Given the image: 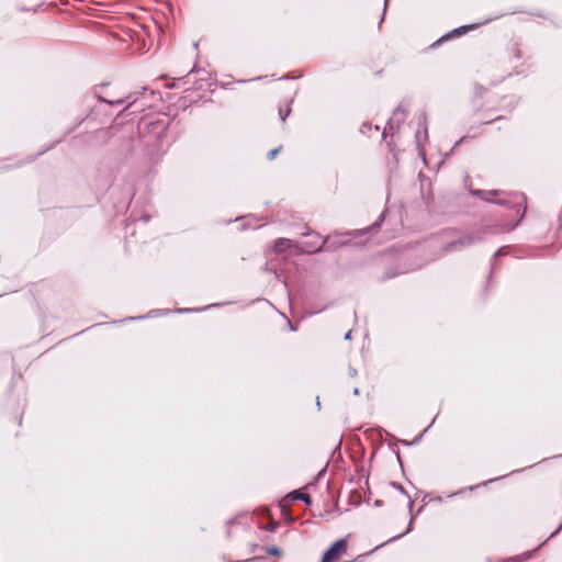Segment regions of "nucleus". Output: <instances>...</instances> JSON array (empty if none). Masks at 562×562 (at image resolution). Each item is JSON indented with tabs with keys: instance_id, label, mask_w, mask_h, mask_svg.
<instances>
[{
	"instance_id": "obj_8",
	"label": "nucleus",
	"mask_w": 562,
	"mask_h": 562,
	"mask_svg": "<svg viewBox=\"0 0 562 562\" xmlns=\"http://www.w3.org/2000/svg\"><path fill=\"white\" fill-rule=\"evenodd\" d=\"M322 244H323V243L317 241V243H316V245H315V247H314V250L319 249V248L322 247Z\"/></svg>"
},
{
	"instance_id": "obj_6",
	"label": "nucleus",
	"mask_w": 562,
	"mask_h": 562,
	"mask_svg": "<svg viewBox=\"0 0 562 562\" xmlns=\"http://www.w3.org/2000/svg\"><path fill=\"white\" fill-rule=\"evenodd\" d=\"M278 151H279V148L272 149V150L268 154V158H269V159H273V158L277 156Z\"/></svg>"
},
{
	"instance_id": "obj_3",
	"label": "nucleus",
	"mask_w": 562,
	"mask_h": 562,
	"mask_svg": "<svg viewBox=\"0 0 562 562\" xmlns=\"http://www.w3.org/2000/svg\"><path fill=\"white\" fill-rule=\"evenodd\" d=\"M292 499H301L303 501L304 503H306L307 505L311 504V497L308 494L306 493H302V492H292L290 495H289Z\"/></svg>"
},
{
	"instance_id": "obj_9",
	"label": "nucleus",
	"mask_w": 562,
	"mask_h": 562,
	"mask_svg": "<svg viewBox=\"0 0 562 562\" xmlns=\"http://www.w3.org/2000/svg\"><path fill=\"white\" fill-rule=\"evenodd\" d=\"M351 338V330H349L346 335H345V339H350Z\"/></svg>"
},
{
	"instance_id": "obj_7",
	"label": "nucleus",
	"mask_w": 562,
	"mask_h": 562,
	"mask_svg": "<svg viewBox=\"0 0 562 562\" xmlns=\"http://www.w3.org/2000/svg\"><path fill=\"white\" fill-rule=\"evenodd\" d=\"M289 112H290V110H286V112H285V113H283V112L280 110V112H279V113H280V117H281V120H282V121H284V120H285V117L288 116Z\"/></svg>"
},
{
	"instance_id": "obj_4",
	"label": "nucleus",
	"mask_w": 562,
	"mask_h": 562,
	"mask_svg": "<svg viewBox=\"0 0 562 562\" xmlns=\"http://www.w3.org/2000/svg\"><path fill=\"white\" fill-rule=\"evenodd\" d=\"M471 244V239L465 237L463 239H459L458 241H453L451 243L449 246H448V249L449 250H452L454 249L458 245H470Z\"/></svg>"
},
{
	"instance_id": "obj_11",
	"label": "nucleus",
	"mask_w": 562,
	"mask_h": 562,
	"mask_svg": "<svg viewBox=\"0 0 562 562\" xmlns=\"http://www.w3.org/2000/svg\"><path fill=\"white\" fill-rule=\"evenodd\" d=\"M467 29H472V26H469V27L462 26L463 31H465Z\"/></svg>"
},
{
	"instance_id": "obj_1",
	"label": "nucleus",
	"mask_w": 562,
	"mask_h": 562,
	"mask_svg": "<svg viewBox=\"0 0 562 562\" xmlns=\"http://www.w3.org/2000/svg\"><path fill=\"white\" fill-rule=\"evenodd\" d=\"M348 550L347 538L336 540L323 554L321 562H338Z\"/></svg>"
},
{
	"instance_id": "obj_5",
	"label": "nucleus",
	"mask_w": 562,
	"mask_h": 562,
	"mask_svg": "<svg viewBox=\"0 0 562 562\" xmlns=\"http://www.w3.org/2000/svg\"><path fill=\"white\" fill-rule=\"evenodd\" d=\"M477 194H479L482 199H484V200H486V201H491L490 195L494 194V192L479 191V192H477Z\"/></svg>"
},
{
	"instance_id": "obj_10",
	"label": "nucleus",
	"mask_w": 562,
	"mask_h": 562,
	"mask_svg": "<svg viewBox=\"0 0 562 562\" xmlns=\"http://www.w3.org/2000/svg\"><path fill=\"white\" fill-rule=\"evenodd\" d=\"M270 552H271V553H273V554H276V553H278L279 551H278V549H277V548H273Z\"/></svg>"
},
{
	"instance_id": "obj_2",
	"label": "nucleus",
	"mask_w": 562,
	"mask_h": 562,
	"mask_svg": "<svg viewBox=\"0 0 562 562\" xmlns=\"http://www.w3.org/2000/svg\"><path fill=\"white\" fill-rule=\"evenodd\" d=\"M290 245H291V240L290 239L280 238V239H277L274 241L273 249H274L276 252H281L284 249L289 248Z\"/></svg>"
}]
</instances>
